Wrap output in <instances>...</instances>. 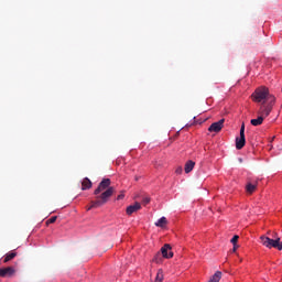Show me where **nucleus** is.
<instances>
[{
	"label": "nucleus",
	"instance_id": "7",
	"mask_svg": "<svg viewBox=\"0 0 282 282\" xmlns=\"http://www.w3.org/2000/svg\"><path fill=\"white\" fill-rule=\"evenodd\" d=\"M140 208H142V205H140V203H134L133 205L127 207L126 213L127 215H133V213H138Z\"/></svg>",
	"mask_w": 282,
	"mask_h": 282
},
{
	"label": "nucleus",
	"instance_id": "20",
	"mask_svg": "<svg viewBox=\"0 0 282 282\" xmlns=\"http://www.w3.org/2000/svg\"><path fill=\"white\" fill-rule=\"evenodd\" d=\"M274 140H281V139L279 138V135H271L269 138V142H274Z\"/></svg>",
	"mask_w": 282,
	"mask_h": 282
},
{
	"label": "nucleus",
	"instance_id": "4",
	"mask_svg": "<svg viewBox=\"0 0 282 282\" xmlns=\"http://www.w3.org/2000/svg\"><path fill=\"white\" fill-rule=\"evenodd\" d=\"M274 105V102L269 101V104L265 106H261L260 110H259V116L262 117L264 120L265 118H268V116H270V113H272V106Z\"/></svg>",
	"mask_w": 282,
	"mask_h": 282
},
{
	"label": "nucleus",
	"instance_id": "8",
	"mask_svg": "<svg viewBox=\"0 0 282 282\" xmlns=\"http://www.w3.org/2000/svg\"><path fill=\"white\" fill-rule=\"evenodd\" d=\"M12 274H14V268H12V267H7V268L0 269V276H2V278L12 276Z\"/></svg>",
	"mask_w": 282,
	"mask_h": 282
},
{
	"label": "nucleus",
	"instance_id": "9",
	"mask_svg": "<svg viewBox=\"0 0 282 282\" xmlns=\"http://www.w3.org/2000/svg\"><path fill=\"white\" fill-rule=\"evenodd\" d=\"M236 142H246V123L241 124L240 138H236Z\"/></svg>",
	"mask_w": 282,
	"mask_h": 282
},
{
	"label": "nucleus",
	"instance_id": "18",
	"mask_svg": "<svg viewBox=\"0 0 282 282\" xmlns=\"http://www.w3.org/2000/svg\"><path fill=\"white\" fill-rule=\"evenodd\" d=\"M246 147V142H236V149H238V151H241V149H243Z\"/></svg>",
	"mask_w": 282,
	"mask_h": 282
},
{
	"label": "nucleus",
	"instance_id": "17",
	"mask_svg": "<svg viewBox=\"0 0 282 282\" xmlns=\"http://www.w3.org/2000/svg\"><path fill=\"white\" fill-rule=\"evenodd\" d=\"M56 219H58L57 216L51 217L48 220H46V226H50V224H55V223H56Z\"/></svg>",
	"mask_w": 282,
	"mask_h": 282
},
{
	"label": "nucleus",
	"instance_id": "19",
	"mask_svg": "<svg viewBox=\"0 0 282 282\" xmlns=\"http://www.w3.org/2000/svg\"><path fill=\"white\" fill-rule=\"evenodd\" d=\"M239 241V236H234L232 238H231V243H232V246H237V242Z\"/></svg>",
	"mask_w": 282,
	"mask_h": 282
},
{
	"label": "nucleus",
	"instance_id": "6",
	"mask_svg": "<svg viewBox=\"0 0 282 282\" xmlns=\"http://www.w3.org/2000/svg\"><path fill=\"white\" fill-rule=\"evenodd\" d=\"M161 254L164 259H173V251H172V247L169 243H165L162 248H161Z\"/></svg>",
	"mask_w": 282,
	"mask_h": 282
},
{
	"label": "nucleus",
	"instance_id": "10",
	"mask_svg": "<svg viewBox=\"0 0 282 282\" xmlns=\"http://www.w3.org/2000/svg\"><path fill=\"white\" fill-rule=\"evenodd\" d=\"M88 188H91V180L86 177L82 182V191H88Z\"/></svg>",
	"mask_w": 282,
	"mask_h": 282
},
{
	"label": "nucleus",
	"instance_id": "1",
	"mask_svg": "<svg viewBox=\"0 0 282 282\" xmlns=\"http://www.w3.org/2000/svg\"><path fill=\"white\" fill-rule=\"evenodd\" d=\"M116 193V187L111 186L110 178H104L98 187L95 189L94 195H96L95 200L90 202V206L87 210H91V208H100V206H105L111 196Z\"/></svg>",
	"mask_w": 282,
	"mask_h": 282
},
{
	"label": "nucleus",
	"instance_id": "3",
	"mask_svg": "<svg viewBox=\"0 0 282 282\" xmlns=\"http://www.w3.org/2000/svg\"><path fill=\"white\" fill-rule=\"evenodd\" d=\"M260 241L265 248H276V250H282V241L278 234H274L273 239L267 236H261Z\"/></svg>",
	"mask_w": 282,
	"mask_h": 282
},
{
	"label": "nucleus",
	"instance_id": "11",
	"mask_svg": "<svg viewBox=\"0 0 282 282\" xmlns=\"http://www.w3.org/2000/svg\"><path fill=\"white\" fill-rule=\"evenodd\" d=\"M246 191L249 195H252L257 191V184L248 183L246 185Z\"/></svg>",
	"mask_w": 282,
	"mask_h": 282
},
{
	"label": "nucleus",
	"instance_id": "26",
	"mask_svg": "<svg viewBox=\"0 0 282 282\" xmlns=\"http://www.w3.org/2000/svg\"><path fill=\"white\" fill-rule=\"evenodd\" d=\"M238 160H239L240 163L243 162V159H238Z\"/></svg>",
	"mask_w": 282,
	"mask_h": 282
},
{
	"label": "nucleus",
	"instance_id": "23",
	"mask_svg": "<svg viewBox=\"0 0 282 282\" xmlns=\"http://www.w3.org/2000/svg\"><path fill=\"white\" fill-rule=\"evenodd\" d=\"M237 248H239V246L234 245L232 252H237Z\"/></svg>",
	"mask_w": 282,
	"mask_h": 282
},
{
	"label": "nucleus",
	"instance_id": "14",
	"mask_svg": "<svg viewBox=\"0 0 282 282\" xmlns=\"http://www.w3.org/2000/svg\"><path fill=\"white\" fill-rule=\"evenodd\" d=\"M195 169V162L194 161H187L185 163V173H191Z\"/></svg>",
	"mask_w": 282,
	"mask_h": 282
},
{
	"label": "nucleus",
	"instance_id": "22",
	"mask_svg": "<svg viewBox=\"0 0 282 282\" xmlns=\"http://www.w3.org/2000/svg\"><path fill=\"white\" fill-rule=\"evenodd\" d=\"M120 199H124V194H120L117 196V200L120 202Z\"/></svg>",
	"mask_w": 282,
	"mask_h": 282
},
{
	"label": "nucleus",
	"instance_id": "16",
	"mask_svg": "<svg viewBox=\"0 0 282 282\" xmlns=\"http://www.w3.org/2000/svg\"><path fill=\"white\" fill-rule=\"evenodd\" d=\"M154 263H162V253L158 252L153 258Z\"/></svg>",
	"mask_w": 282,
	"mask_h": 282
},
{
	"label": "nucleus",
	"instance_id": "15",
	"mask_svg": "<svg viewBox=\"0 0 282 282\" xmlns=\"http://www.w3.org/2000/svg\"><path fill=\"white\" fill-rule=\"evenodd\" d=\"M167 224V220H166V217H161L156 223H155V226L158 228H164V226H166Z\"/></svg>",
	"mask_w": 282,
	"mask_h": 282
},
{
	"label": "nucleus",
	"instance_id": "12",
	"mask_svg": "<svg viewBox=\"0 0 282 282\" xmlns=\"http://www.w3.org/2000/svg\"><path fill=\"white\" fill-rule=\"evenodd\" d=\"M14 257H17V252H14V251L7 253L3 257V263H8L9 261H12V259H14Z\"/></svg>",
	"mask_w": 282,
	"mask_h": 282
},
{
	"label": "nucleus",
	"instance_id": "27",
	"mask_svg": "<svg viewBox=\"0 0 282 282\" xmlns=\"http://www.w3.org/2000/svg\"><path fill=\"white\" fill-rule=\"evenodd\" d=\"M269 149H272V145H269Z\"/></svg>",
	"mask_w": 282,
	"mask_h": 282
},
{
	"label": "nucleus",
	"instance_id": "5",
	"mask_svg": "<svg viewBox=\"0 0 282 282\" xmlns=\"http://www.w3.org/2000/svg\"><path fill=\"white\" fill-rule=\"evenodd\" d=\"M224 122H226V120L220 119L219 121L212 123L208 128V133H219V131L224 129Z\"/></svg>",
	"mask_w": 282,
	"mask_h": 282
},
{
	"label": "nucleus",
	"instance_id": "2",
	"mask_svg": "<svg viewBox=\"0 0 282 282\" xmlns=\"http://www.w3.org/2000/svg\"><path fill=\"white\" fill-rule=\"evenodd\" d=\"M252 98L256 102H275L274 96L270 95V90L265 87H260L256 89V91L252 94Z\"/></svg>",
	"mask_w": 282,
	"mask_h": 282
},
{
	"label": "nucleus",
	"instance_id": "25",
	"mask_svg": "<svg viewBox=\"0 0 282 282\" xmlns=\"http://www.w3.org/2000/svg\"><path fill=\"white\" fill-rule=\"evenodd\" d=\"M176 173H182V169L177 170Z\"/></svg>",
	"mask_w": 282,
	"mask_h": 282
},
{
	"label": "nucleus",
	"instance_id": "13",
	"mask_svg": "<svg viewBox=\"0 0 282 282\" xmlns=\"http://www.w3.org/2000/svg\"><path fill=\"white\" fill-rule=\"evenodd\" d=\"M263 117H261V115L257 118V119H251V124L252 127H259L261 124H263Z\"/></svg>",
	"mask_w": 282,
	"mask_h": 282
},
{
	"label": "nucleus",
	"instance_id": "24",
	"mask_svg": "<svg viewBox=\"0 0 282 282\" xmlns=\"http://www.w3.org/2000/svg\"><path fill=\"white\" fill-rule=\"evenodd\" d=\"M249 140H259V138H256V139L254 138H250Z\"/></svg>",
	"mask_w": 282,
	"mask_h": 282
},
{
	"label": "nucleus",
	"instance_id": "21",
	"mask_svg": "<svg viewBox=\"0 0 282 282\" xmlns=\"http://www.w3.org/2000/svg\"><path fill=\"white\" fill-rule=\"evenodd\" d=\"M151 202V198L150 197H144L142 199V204H144V206H147V204H149Z\"/></svg>",
	"mask_w": 282,
	"mask_h": 282
}]
</instances>
